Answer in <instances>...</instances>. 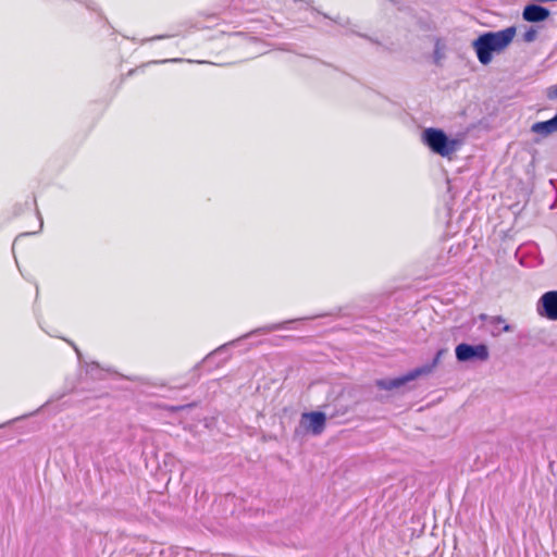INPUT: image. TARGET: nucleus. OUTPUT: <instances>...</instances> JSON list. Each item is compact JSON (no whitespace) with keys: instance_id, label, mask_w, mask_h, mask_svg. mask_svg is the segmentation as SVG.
<instances>
[{"instance_id":"2","label":"nucleus","mask_w":557,"mask_h":557,"mask_svg":"<svg viewBox=\"0 0 557 557\" xmlns=\"http://www.w3.org/2000/svg\"><path fill=\"white\" fill-rule=\"evenodd\" d=\"M423 140L435 153L442 157H448L457 150V141L449 140L441 129L426 128L423 132Z\"/></svg>"},{"instance_id":"1","label":"nucleus","mask_w":557,"mask_h":557,"mask_svg":"<svg viewBox=\"0 0 557 557\" xmlns=\"http://www.w3.org/2000/svg\"><path fill=\"white\" fill-rule=\"evenodd\" d=\"M517 29L515 26L507 27L498 32H487L480 35L472 47L481 64H488L493 60V54L504 52L512 42Z\"/></svg>"},{"instance_id":"8","label":"nucleus","mask_w":557,"mask_h":557,"mask_svg":"<svg viewBox=\"0 0 557 557\" xmlns=\"http://www.w3.org/2000/svg\"><path fill=\"white\" fill-rule=\"evenodd\" d=\"M531 131L532 133L539 134L543 137L557 132V114L550 120L534 123L531 126Z\"/></svg>"},{"instance_id":"10","label":"nucleus","mask_w":557,"mask_h":557,"mask_svg":"<svg viewBox=\"0 0 557 557\" xmlns=\"http://www.w3.org/2000/svg\"><path fill=\"white\" fill-rule=\"evenodd\" d=\"M537 38V30L533 27L529 28L524 34H523V40L525 42H532L534 41L535 39Z\"/></svg>"},{"instance_id":"9","label":"nucleus","mask_w":557,"mask_h":557,"mask_svg":"<svg viewBox=\"0 0 557 557\" xmlns=\"http://www.w3.org/2000/svg\"><path fill=\"white\" fill-rule=\"evenodd\" d=\"M490 323L497 330V333L511 331V326L500 315L492 317Z\"/></svg>"},{"instance_id":"11","label":"nucleus","mask_w":557,"mask_h":557,"mask_svg":"<svg viewBox=\"0 0 557 557\" xmlns=\"http://www.w3.org/2000/svg\"><path fill=\"white\" fill-rule=\"evenodd\" d=\"M443 352H444V350H438L435 358L433 359L432 363L423 366L422 368H430L429 373H431L433 371V369L438 364Z\"/></svg>"},{"instance_id":"6","label":"nucleus","mask_w":557,"mask_h":557,"mask_svg":"<svg viewBox=\"0 0 557 557\" xmlns=\"http://www.w3.org/2000/svg\"><path fill=\"white\" fill-rule=\"evenodd\" d=\"M301 421L306 423V429L310 430L314 435H319L325 428V414L320 411L307 412L301 417Z\"/></svg>"},{"instance_id":"12","label":"nucleus","mask_w":557,"mask_h":557,"mask_svg":"<svg viewBox=\"0 0 557 557\" xmlns=\"http://www.w3.org/2000/svg\"><path fill=\"white\" fill-rule=\"evenodd\" d=\"M191 405H185V406H162L163 409L170 411V412H178L184 410L185 408H189Z\"/></svg>"},{"instance_id":"5","label":"nucleus","mask_w":557,"mask_h":557,"mask_svg":"<svg viewBox=\"0 0 557 557\" xmlns=\"http://www.w3.org/2000/svg\"><path fill=\"white\" fill-rule=\"evenodd\" d=\"M537 313L552 321H557V290L544 293L537 304Z\"/></svg>"},{"instance_id":"13","label":"nucleus","mask_w":557,"mask_h":557,"mask_svg":"<svg viewBox=\"0 0 557 557\" xmlns=\"http://www.w3.org/2000/svg\"><path fill=\"white\" fill-rule=\"evenodd\" d=\"M547 95L550 99H557V85L550 87Z\"/></svg>"},{"instance_id":"3","label":"nucleus","mask_w":557,"mask_h":557,"mask_svg":"<svg viewBox=\"0 0 557 557\" xmlns=\"http://www.w3.org/2000/svg\"><path fill=\"white\" fill-rule=\"evenodd\" d=\"M430 368H417L404 376L392 379V380H377L376 386L381 389L392 391L406 384L407 382L413 381L417 377L429 374Z\"/></svg>"},{"instance_id":"7","label":"nucleus","mask_w":557,"mask_h":557,"mask_svg":"<svg viewBox=\"0 0 557 557\" xmlns=\"http://www.w3.org/2000/svg\"><path fill=\"white\" fill-rule=\"evenodd\" d=\"M549 10L537 5V4H529L523 9L522 17L527 22L536 23L542 22L548 18Z\"/></svg>"},{"instance_id":"4","label":"nucleus","mask_w":557,"mask_h":557,"mask_svg":"<svg viewBox=\"0 0 557 557\" xmlns=\"http://www.w3.org/2000/svg\"><path fill=\"white\" fill-rule=\"evenodd\" d=\"M456 357L459 361H468L471 359L484 361L488 358V349L484 344L475 346L459 344L456 347Z\"/></svg>"}]
</instances>
